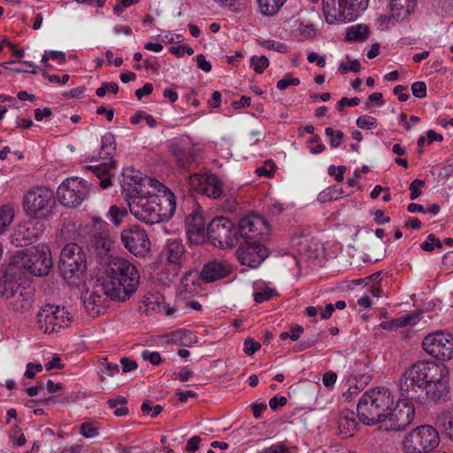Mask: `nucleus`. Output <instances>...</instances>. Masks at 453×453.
I'll return each instance as SVG.
<instances>
[{
  "instance_id": "1",
  "label": "nucleus",
  "mask_w": 453,
  "mask_h": 453,
  "mask_svg": "<svg viewBox=\"0 0 453 453\" xmlns=\"http://www.w3.org/2000/svg\"><path fill=\"white\" fill-rule=\"evenodd\" d=\"M152 191L133 195L128 202L134 217L148 225H154L173 217L176 210L174 194L155 179L146 180Z\"/></svg>"
},
{
  "instance_id": "39",
  "label": "nucleus",
  "mask_w": 453,
  "mask_h": 453,
  "mask_svg": "<svg viewBox=\"0 0 453 453\" xmlns=\"http://www.w3.org/2000/svg\"><path fill=\"white\" fill-rule=\"evenodd\" d=\"M127 215L126 208H119L117 205H111L107 213V219L111 220L113 225L119 226L124 217Z\"/></svg>"
},
{
  "instance_id": "8",
  "label": "nucleus",
  "mask_w": 453,
  "mask_h": 453,
  "mask_svg": "<svg viewBox=\"0 0 453 453\" xmlns=\"http://www.w3.org/2000/svg\"><path fill=\"white\" fill-rule=\"evenodd\" d=\"M369 0H323V12L330 24L357 19L366 10Z\"/></svg>"
},
{
  "instance_id": "29",
  "label": "nucleus",
  "mask_w": 453,
  "mask_h": 453,
  "mask_svg": "<svg viewBox=\"0 0 453 453\" xmlns=\"http://www.w3.org/2000/svg\"><path fill=\"white\" fill-rule=\"evenodd\" d=\"M142 303L148 313L164 311L165 315L171 316L174 311L173 309L166 307L165 304V296L159 292L147 293L143 296Z\"/></svg>"
},
{
  "instance_id": "2",
  "label": "nucleus",
  "mask_w": 453,
  "mask_h": 453,
  "mask_svg": "<svg viewBox=\"0 0 453 453\" xmlns=\"http://www.w3.org/2000/svg\"><path fill=\"white\" fill-rule=\"evenodd\" d=\"M110 299L125 302L134 294L140 285V273L136 266L123 257H112L105 268V275L98 279Z\"/></svg>"
},
{
  "instance_id": "38",
  "label": "nucleus",
  "mask_w": 453,
  "mask_h": 453,
  "mask_svg": "<svg viewBox=\"0 0 453 453\" xmlns=\"http://www.w3.org/2000/svg\"><path fill=\"white\" fill-rule=\"evenodd\" d=\"M437 425L441 426L445 434L453 441V411L442 412L437 418Z\"/></svg>"
},
{
  "instance_id": "22",
  "label": "nucleus",
  "mask_w": 453,
  "mask_h": 453,
  "mask_svg": "<svg viewBox=\"0 0 453 453\" xmlns=\"http://www.w3.org/2000/svg\"><path fill=\"white\" fill-rule=\"evenodd\" d=\"M44 230V224L39 221L20 223L12 234V242L17 247L27 246L36 241L43 234Z\"/></svg>"
},
{
  "instance_id": "15",
  "label": "nucleus",
  "mask_w": 453,
  "mask_h": 453,
  "mask_svg": "<svg viewBox=\"0 0 453 453\" xmlns=\"http://www.w3.org/2000/svg\"><path fill=\"white\" fill-rule=\"evenodd\" d=\"M207 234L213 245L220 249L234 247L237 240L234 224L225 217L214 218L208 225Z\"/></svg>"
},
{
  "instance_id": "60",
  "label": "nucleus",
  "mask_w": 453,
  "mask_h": 453,
  "mask_svg": "<svg viewBox=\"0 0 453 453\" xmlns=\"http://www.w3.org/2000/svg\"><path fill=\"white\" fill-rule=\"evenodd\" d=\"M416 318L411 315H403L393 320L395 327H403L416 323Z\"/></svg>"
},
{
  "instance_id": "20",
  "label": "nucleus",
  "mask_w": 453,
  "mask_h": 453,
  "mask_svg": "<svg viewBox=\"0 0 453 453\" xmlns=\"http://www.w3.org/2000/svg\"><path fill=\"white\" fill-rule=\"evenodd\" d=\"M236 256L242 265L257 268L267 257L268 251L257 241H247L238 247Z\"/></svg>"
},
{
  "instance_id": "19",
  "label": "nucleus",
  "mask_w": 453,
  "mask_h": 453,
  "mask_svg": "<svg viewBox=\"0 0 453 453\" xmlns=\"http://www.w3.org/2000/svg\"><path fill=\"white\" fill-rule=\"evenodd\" d=\"M189 179L191 188L200 194L214 199L219 198L223 194V183L213 173H195Z\"/></svg>"
},
{
  "instance_id": "30",
  "label": "nucleus",
  "mask_w": 453,
  "mask_h": 453,
  "mask_svg": "<svg viewBox=\"0 0 453 453\" xmlns=\"http://www.w3.org/2000/svg\"><path fill=\"white\" fill-rule=\"evenodd\" d=\"M113 245L109 231L102 229L93 234L90 249L98 257H104L108 254Z\"/></svg>"
},
{
  "instance_id": "24",
  "label": "nucleus",
  "mask_w": 453,
  "mask_h": 453,
  "mask_svg": "<svg viewBox=\"0 0 453 453\" xmlns=\"http://www.w3.org/2000/svg\"><path fill=\"white\" fill-rule=\"evenodd\" d=\"M186 232L192 243L198 244L205 239V221L202 213L192 212L185 219Z\"/></svg>"
},
{
  "instance_id": "27",
  "label": "nucleus",
  "mask_w": 453,
  "mask_h": 453,
  "mask_svg": "<svg viewBox=\"0 0 453 453\" xmlns=\"http://www.w3.org/2000/svg\"><path fill=\"white\" fill-rule=\"evenodd\" d=\"M231 266L226 261L213 260L205 264L201 271L204 282H213L226 277Z\"/></svg>"
},
{
  "instance_id": "40",
  "label": "nucleus",
  "mask_w": 453,
  "mask_h": 453,
  "mask_svg": "<svg viewBox=\"0 0 453 453\" xmlns=\"http://www.w3.org/2000/svg\"><path fill=\"white\" fill-rule=\"evenodd\" d=\"M355 365V380H359L361 383L366 385L371 380V375L369 374V367L366 365L363 364L362 362H357Z\"/></svg>"
},
{
  "instance_id": "59",
  "label": "nucleus",
  "mask_w": 453,
  "mask_h": 453,
  "mask_svg": "<svg viewBox=\"0 0 453 453\" xmlns=\"http://www.w3.org/2000/svg\"><path fill=\"white\" fill-rule=\"evenodd\" d=\"M260 347H261V344L259 342H255L251 338H249V339H246L244 342L243 351L245 354L251 356L256 351H257L260 349Z\"/></svg>"
},
{
  "instance_id": "26",
  "label": "nucleus",
  "mask_w": 453,
  "mask_h": 453,
  "mask_svg": "<svg viewBox=\"0 0 453 453\" xmlns=\"http://www.w3.org/2000/svg\"><path fill=\"white\" fill-rule=\"evenodd\" d=\"M203 277L197 270H188L181 278L179 286V294L185 297V295H196L202 290Z\"/></svg>"
},
{
  "instance_id": "58",
  "label": "nucleus",
  "mask_w": 453,
  "mask_h": 453,
  "mask_svg": "<svg viewBox=\"0 0 453 453\" xmlns=\"http://www.w3.org/2000/svg\"><path fill=\"white\" fill-rule=\"evenodd\" d=\"M80 433L86 438H93L98 434L97 429L90 423H83L81 426Z\"/></svg>"
},
{
  "instance_id": "44",
  "label": "nucleus",
  "mask_w": 453,
  "mask_h": 453,
  "mask_svg": "<svg viewBox=\"0 0 453 453\" xmlns=\"http://www.w3.org/2000/svg\"><path fill=\"white\" fill-rule=\"evenodd\" d=\"M258 43L260 46L266 50H271L281 53L288 51V46L280 42L273 40H259Z\"/></svg>"
},
{
  "instance_id": "33",
  "label": "nucleus",
  "mask_w": 453,
  "mask_h": 453,
  "mask_svg": "<svg viewBox=\"0 0 453 453\" xmlns=\"http://www.w3.org/2000/svg\"><path fill=\"white\" fill-rule=\"evenodd\" d=\"M196 335L191 331L186 329H179L172 332L168 335V341L181 346H189L196 342Z\"/></svg>"
},
{
  "instance_id": "13",
  "label": "nucleus",
  "mask_w": 453,
  "mask_h": 453,
  "mask_svg": "<svg viewBox=\"0 0 453 453\" xmlns=\"http://www.w3.org/2000/svg\"><path fill=\"white\" fill-rule=\"evenodd\" d=\"M36 319L38 327L42 332L51 334L69 326L72 315L65 307L46 304L38 311Z\"/></svg>"
},
{
  "instance_id": "7",
  "label": "nucleus",
  "mask_w": 453,
  "mask_h": 453,
  "mask_svg": "<svg viewBox=\"0 0 453 453\" xmlns=\"http://www.w3.org/2000/svg\"><path fill=\"white\" fill-rule=\"evenodd\" d=\"M434 363L419 361L405 371L399 381L401 397L414 403L418 402Z\"/></svg>"
},
{
  "instance_id": "43",
  "label": "nucleus",
  "mask_w": 453,
  "mask_h": 453,
  "mask_svg": "<svg viewBox=\"0 0 453 453\" xmlns=\"http://www.w3.org/2000/svg\"><path fill=\"white\" fill-rule=\"evenodd\" d=\"M250 65L257 73H262L268 67L269 59L265 56H252L250 58Z\"/></svg>"
},
{
  "instance_id": "49",
  "label": "nucleus",
  "mask_w": 453,
  "mask_h": 453,
  "mask_svg": "<svg viewBox=\"0 0 453 453\" xmlns=\"http://www.w3.org/2000/svg\"><path fill=\"white\" fill-rule=\"evenodd\" d=\"M357 126L361 129H372L377 127V121L376 119L371 116H360L357 118Z\"/></svg>"
},
{
  "instance_id": "36",
  "label": "nucleus",
  "mask_w": 453,
  "mask_h": 453,
  "mask_svg": "<svg viewBox=\"0 0 453 453\" xmlns=\"http://www.w3.org/2000/svg\"><path fill=\"white\" fill-rule=\"evenodd\" d=\"M369 35V28L366 25L357 24L347 28L346 39L350 42L365 41Z\"/></svg>"
},
{
  "instance_id": "4",
  "label": "nucleus",
  "mask_w": 453,
  "mask_h": 453,
  "mask_svg": "<svg viewBox=\"0 0 453 453\" xmlns=\"http://www.w3.org/2000/svg\"><path fill=\"white\" fill-rule=\"evenodd\" d=\"M16 265L12 264L0 273V298H4L15 312H26L31 309L32 301L25 288L19 283Z\"/></svg>"
},
{
  "instance_id": "41",
  "label": "nucleus",
  "mask_w": 453,
  "mask_h": 453,
  "mask_svg": "<svg viewBox=\"0 0 453 453\" xmlns=\"http://www.w3.org/2000/svg\"><path fill=\"white\" fill-rule=\"evenodd\" d=\"M101 370V380H104L105 377H113L116 375L119 369L117 364L110 363L107 359L104 358L100 361Z\"/></svg>"
},
{
  "instance_id": "34",
  "label": "nucleus",
  "mask_w": 453,
  "mask_h": 453,
  "mask_svg": "<svg viewBox=\"0 0 453 453\" xmlns=\"http://www.w3.org/2000/svg\"><path fill=\"white\" fill-rule=\"evenodd\" d=\"M287 0H257L259 12L264 16H273L279 12Z\"/></svg>"
},
{
  "instance_id": "50",
  "label": "nucleus",
  "mask_w": 453,
  "mask_h": 453,
  "mask_svg": "<svg viewBox=\"0 0 453 453\" xmlns=\"http://www.w3.org/2000/svg\"><path fill=\"white\" fill-rule=\"evenodd\" d=\"M300 84V80L298 78H295L291 75V73H287L284 78L280 80L277 82V88L280 90H284L289 86H297Z\"/></svg>"
},
{
  "instance_id": "3",
  "label": "nucleus",
  "mask_w": 453,
  "mask_h": 453,
  "mask_svg": "<svg viewBox=\"0 0 453 453\" xmlns=\"http://www.w3.org/2000/svg\"><path fill=\"white\" fill-rule=\"evenodd\" d=\"M393 406L394 396L388 388H372L360 397L357 405V417L364 425L373 426L388 420Z\"/></svg>"
},
{
  "instance_id": "28",
  "label": "nucleus",
  "mask_w": 453,
  "mask_h": 453,
  "mask_svg": "<svg viewBox=\"0 0 453 453\" xmlns=\"http://www.w3.org/2000/svg\"><path fill=\"white\" fill-rule=\"evenodd\" d=\"M185 252L184 244L178 239H168L162 250V254L167 262L178 266H181L185 259Z\"/></svg>"
},
{
  "instance_id": "16",
  "label": "nucleus",
  "mask_w": 453,
  "mask_h": 453,
  "mask_svg": "<svg viewBox=\"0 0 453 453\" xmlns=\"http://www.w3.org/2000/svg\"><path fill=\"white\" fill-rule=\"evenodd\" d=\"M423 349L439 360H449L453 357V338L442 331L427 334L422 342Z\"/></svg>"
},
{
  "instance_id": "5",
  "label": "nucleus",
  "mask_w": 453,
  "mask_h": 453,
  "mask_svg": "<svg viewBox=\"0 0 453 453\" xmlns=\"http://www.w3.org/2000/svg\"><path fill=\"white\" fill-rule=\"evenodd\" d=\"M22 206L30 219L45 220L51 218L56 210L53 189L40 186L28 190L23 196Z\"/></svg>"
},
{
  "instance_id": "61",
  "label": "nucleus",
  "mask_w": 453,
  "mask_h": 453,
  "mask_svg": "<svg viewBox=\"0 0 453 453\" xmlns=\"http://www.w3.org/2000/svg\"><path fill=\"white\" fill-rule=\"evenodd\" d=\"M139 0H119L113 8L114 13L120 15L124 9L131 6L132 4H137Z\"/></svg>"
},
{
  "instance_id": "6",
  "label": "nucleus",
  "mask_w": 453,
  "mask_h": 453,
  "mask_svg": "<svg viewBox=\"0 0 453 453\" xmlns=\"http://www.w3.org/2000/svg\"><path fill=\"white\" fill-rule=\"evenodd\" d=\"M12 265L23 267L29 273L43 276L50 273L52 266L51 253L48 246L39 244L25 252L18 250L12 257Z\"/></svg>"
},
{
  "instance_id": "42",
  "label": "nucleus",
  "mask_w": 453,
  "mask_h": 453,
  "mask_svg": "<svg viewBox=\"0 0 453 453\" xmlns=\"http://www.w3.org/2000/svg\"><path fill=\"white\" fill-rule=\"evenodd\" d=\"M14 218L13 210L9 206L0 208V232L11 225Z\"/></svg>"
},
{
  "instance_id": "9",
  "label": "nucleus",
  "mask_w": 453,
  "mask_h": 453,
  "mask_svg": "<svg viewBox=\"0 0 453 453\" xmlns=\"http://www.w3.org/2000/svg\"><path fill=\"white\" fill-rule=\"evenodd\" d=\"M447 375L448 370L444 365L434 363L427 382H426L417 403L430 405L444 401L449 392Z\"/></svg>"
},
{
  "instance_id": "23",
  "label": "nucleus",
  "mask_w": 453,
  "mask_h": 453,
  "mask_svg": "<svg viewBox=\"0 0 453 453\" xmlns=\"http://www.w3.org/2000/svg\"><path fill=\"white\" fill-rule=\"evenodd\" d=\"M101 288H103V283L97 280L92 290L87 291L82 296L86 312L92 317L100 314L105 301L109 297L107 290Z\"/></svg>"
},
{
  "instance_id": "63",
  "label": "nucleus",
  "mask_w": 453,
  "mask_h": 453,
  "mask_svg": "<svg viewBox=\"0 0 453 453\" xmlns=\"http://www.w3.org/2000/svg\"><path fill=\"white\" fill-rule=\"evenodd\" d=\"M408 88L403 85H397L394 88V94L397 96L400 102H405L409 98V94L407 93Z\"/></svg>"
},
{
  "instance_id": "37",
  "label": "nucleus",
  "mask_w": 453,
  "mask_h": 453,
  "mask_svg": "<svg viewBox=\"0 0 453 453\" xmlns=\"http://www.w3.org/2000/svg\"><path fill=\"white\" fill-rule=\"evenodd\" d=\"M343 194L342 188L336 185L330 186L322 190L318 196V201L320 203H326L327 202L335 201L342 197Z\"/></svg>"
},
{
  "instance_id": "62",
  "label": "nucleus",
  "mask_w": 453,
  "mask_h": 453,
  "mask_svg": "<svg viewBox=\"0 0 453 453\" xmlns=\"http://www.w3.org/2000/svg\"><path fill=\"white\" fill-rule=\"evenodd\" d=\"M337 380V374L333 371H328L323 374L322 382L326 388H332Z\"/></svg>"
},
{
  "instance_id": "17",
  "label": "nucleus",
  "mask_w": 453,
  "mask_h": 453,
  "mask_svg": "<svg viewBox=\"0 0 453 453\" xmlns=\"http://www.w3.org/2000/svg\"><path fill=\"white\" fill-rule=\"evenodd\" d=\"M124 247L136 257H144L150 250V242L146 231L137 225L121 232Z\"/></svg>"
},
{
  "instance_id": "31",
  "label": "nucleus",
  "mask_w": 453,
  "mask_h": 453,
  "mask_svg": "<svg viewBox=\"0 0 453 453\" xmlns=\"http://www.w3.org/2000/svg\"><path fill=\"white\" fill-rule=\"evenodd\" d=\"M125 185H127L128 190L132 189L134 195L142 193V187L148 186L146 181L150 178H142L137 171L133 168H126L122 172Z\"/></svg>"
},
{
  "instance_id": "11",
  "label": "nucleus",
  "mask_w": 453,
  "mask_h": 453,
  "mask_svg": "<svg viewBox=\"0 0 453 453\" xmlns=\"http://www.w3.org/2000/svg\"><path fill=\"white\" fill-rule=\"evenodd\" d=\"M440 443L437 430L431 426H419L406 434L402 441L403 453H430Z\"/></svg>"
},
{
  "instance_id": "55",
  "label": "nucleus",
  "mask_w": 453,
  "mask_h": 453,
  "mask_svg": "<svg viewBox=\"0 0 453 453\" xmlns=\"http://www.w3.org/2000/svg\"><path fill=\"white\" fill-rule=\"evenodd\" d=\"M412 95L417 98L426 96V85L424 81H416L411 85Z\"/></svg>"
},
{
  "instance_id": "57",
  "label": "nucleus",
  "mask_w": 453,
  "mask_h": 453,
  "mask_svg": "<svg viewBox=\"0 0 453 453\" xmlns=\"http://www.w3.org/2000/svg\"><path fill=\"white\" fill-rule=\"evenodd\" d=\"M345 171L346 167L343 165L334 166L332 165L328 167V174L331 176H334V179L337 182H342L343 180V174Z\"/></svg>"
},
{
  "instance_id": "52",
  "label": "nucleus",
  "mask_w": 453,
  "mask_h": 453,
  "mask_svg": "<svg viewBox=\"0 0 453 453\" xmlns=\"http://www.w3.org/2000/svg\"><path fill=\"white\" fill-rule=\"evenodd\" d=\"M347 59L349 60V65H345L343 62L339 65V72L341 73L345 74L349 72L357 73L360 71L361 65L357 59L349 60L348 57Z\"/></svg>"
},
{
  "instance_id": "18",
  "label": "nucleus",
  "mask_w": 453,
  "mask_h": 453,
  "mask_svg": "<svg viewBox=\"0 0 453 453\" xmlns=\"http://www.w3.org/2000/svg\"><path fill=\"white\" fill-rule=\"evenodd\" d=\"M410 400L402 397L394 406L390 407L389 417L388 420L390 422V426L387 427L388 431H401L404 430L409 425L412 423L415 417V409Z\"/></svg>"
},
{
  "instance_id": "56",
  "label": "nucleus",
  "mask_w": 453,
  "mask_h": 453,
  "mask_svg": "<svg viewBox=\"0 0 453 453\" xmlns=\"http://www.w3.org/2000/svg\"><path fill=\"white\" fill-rule=\"evenodd\" d=\"M275 292L271 288H265L263 291H257L254 294V301L257 303H262L265 301L271 299Z\"/></svg>"
},
{
  "instance_id": "35",
  "label": "nucleus",
  "mask_w": 453,
  "mask_h": 453,
  "mask_svg": "<svg viewBox=\"0 0 453 453\" xmlns=\"http://www.w3.org/2000/svg\"><path fill=\"white\" fill-rule=\"evenodd\" d=\"M173 156L179 166L189 168L195 161L194 153L191 149L173 148Z\"/></svg>"
},
{
  "instance_id": "14",
  "label": "nucleus",
  "mask_w": 453,
  "mask_h": 453,
  "mask_svg": "<svg viewBox=\"0 0 453 453\" xmlns=\"http://www.w3.org/2000/svg\"><path fill=\"white\" fill-rule=\"evenodd\" d=\"M89 187L86 180L78 177L65 179L58 188L57 197L67 208H76L88 198Z\"/></svg>"
},
{
  "instance_id": "53",
  "label": "nucleus",
  "mask_w": 453,
  "mask_h": 453,
  "mask_svg": "<svg viewBox=\"0 0 453 453\" xmlns=\"http://www.w3.org/2000/svg\"><path fill=\"white\" fill-rule=\"evenodd\" d=\"M442 243L433 234H429L426 240L422 242L421 249L426 251H432L435 247L441 248Z\"/></svg>"
},
{
  "instance_id": "51",
  "label": "nucleus",
  "mask_w": 453,
  "mask_h": 453,
  "mask_svg": "<svg viewBox=\"0 0 453 453\" xmlns=\"http://www.w3.org/2000/svg\"><path fill=\"white\" fill-rule=\"evenodd\" d=\"M426 181L423 180L416 179L409 186L410 198L411 200L417 199L421 195L420 188L425 187Z\"/></svg>"
},
{
  "instance_id": "47",
  "label": "nucleus",
  "mask_w": 453,
  "mask_h": 453,
  "mask_svg": "<svg viewBox=\"0 0 453 453\" xmlns=\"http://www.w3.org/2000/svg\"><path fill=\"white\" fill-rule=\"evenodd\" d=\"M303 326H299V325H294L291 326L290 328V332H282L280 334V339L281 341H285L287 339H290L292 341H297L301 334H303Z\"/></svg>"
},
{
  "instance_id": "48",
  "label": "nucleus",
  "mask_w": 453,
  "mask_h": 453,
  "mask_svg": "<svg viewBox=\"0 0 453 453\" xmlns=\"http://www.w3.org/2000/svg\"><path fill=\"white\" fill-rule=\"evenodd\" d=\"M119 85L116 82H103L101 86L96 90V95L98 97H103L107 92L117 94L119 92Z\"/></svg>"
},
{
  "instance_id": "45",
  "label": "nucleus",
  "mask_w": 453,
  "mask_h": 453,
  "mask_svg": "<svg viewBox=\"0 0 453 453\" xmlns=\"http://www.w3.org/2000/svg\"><path fill=\"white\" fill-rule=\"evenodd\" d=\"M325 134L327 136H330V145L332 148H338L342 141L343 139V133L340 130H334L332 127H326L325 130Z\"/></svg>"
},
{
  "instance_id": "54",
  "label": "nucleus",
  "mask_w": 453,
  "mask_h": 453,
  "mask_svg": "<svg viewBox=\"0 0 453 453\" xmlns=\"http://www.w3.org/2000/svg\"><path fill=\"white\" fill-rule=\"evenodd\" d=\"M142 357L145 361H149L150 364L154 365H158L162 363V358L157 351H150L149 349H144L142 352Z\"/></svg>"
},
{
  "instance_id": "32",
  "label": "nucleus",
  "mask_w": 453,
  "mask_h": 453,
  "mask_svg": "<svg viewBox=\"0 0 453 453\" xmlns=\"http://www.w3.org/2000/svg\"><path fill=\"white\" fill-rule=\"evenodd\" d=\"M338 429L343 437L347 438L354 435L357 429V422L353 411L346 410L341 412L338 419Z\"/></svg>"
},
{
  "instance_id": "12",
  "label": "nucleus",
  "mask_w": 453,
  "mask_h": 453,
  "mask_svg": "<svg viewBox=\"0 0 453 453\" xmlns=\"http://www.w3.org/2000/svg\"><path fill=\"white\" fill-rule=\"evenodd\" d=\"M115 151V137L113 134L108 132L101 138V147L97 156H93L91 158V160H102L103 162L97 165L87 166L88 170L94 172L103 188L111 186L110 170L115 167V162L112 160Z\"/></svg>"
},
{
  "instance_id": "46",
  "label": "nucleus",
  "mask_w": 453,
  "mask_h": 453,
  "mask_svg": "<svg viewBox=\"0 0 453 453\" xmlns=\"http://www.w3.org/2000/svg\"><path fill=\"white\" fill-rule=\"evenodd\" d=\"M50 59L57 60L59 64L66 62L65 55L62 51L46 50L42 57V62L46 64Z\"/></svg>"
},
{
  "instance_id": "21",
  "label": "nucleus",
  "mask_w": 453,
  "mask_h": 453,
  "mask_svg": "<svg viewBox=\"0 0 453 453\" xmlns=\"http://www.w3.org/2000/svg\"><path fill=\"white\" fill-rule=\"evenodd\" d=\"M240 235L246 240L261 239L268 235L269 227L266 220L257 214H250L239 222Z\"/></svg>"
},
{
  "instance_id": "64",
  "label": "nucleus",
  "mask_w": 453,
  "mask_h": 453,
  "mask_svg": "<svg viewBox=\"0 0 453 453\" xmlns=\"http://www.w3.org/2000/svg\"><path fill=\"white\" fill-rule=\"evenodd\" d=\"M260 453H289V449L282 443H276L264 449Z\"/></svg>"
},
{
  "instance_id": "25",
  "label": "nucleus",
  "mask_w": 453,
  "mask_h": 453,
  "mask_svg": "<svg viewBox=\"0 0 453 453\" xmlns=\"http://www.w3.org/2000/svg\"><path fill=\"white\" fill-rule=\"evenodd\" d=\"M417 0H390L389 15L381 16L383 22L400 21L408 19L413 12Z\"/></svg>"
},
{
  "instance_id": "10",
  "label": "nucleus",
  "mask_w": 453,
  "mask_h": 453,
  "mask_svg": "<svg viewBox=\"0 0 453 453\" xmlns=\"http://www.w3.org/2000/svg\"><path fill=\"white\" fill-rule=\"evenodd\" d=\"M59 268L69 285L76 284L87 270L86 255L81 247L67 243L60 254Z\"/></svg>"
}]
</instances>
